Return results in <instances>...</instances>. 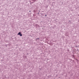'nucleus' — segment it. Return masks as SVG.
I'll return each mask as SVG.
<instances>
[{
	"instance_id": "f257e3e1",
	"label": "nucleus",
	"mask_w": 79,
	"mask_h": 79,
	"mask_svg": "<svg viewBox=\"0 0 79 79\" xmlns=\"http://www.w3.org/2000/svg\"><path fill=\"white\" fill-rule=\"evenodd\" d=\"M21 34V33L20 32H19L17 34V35H19L20 36H22V35H23Z\"/></svg>"
},
{
	"instance_id": "f03ea898",
	"label": "nucleus",
	"mask_w": 79,
	"mask_h": 79,
	"mask_svg": "<svg viewBox=\"0 0 79 79\" xmlns=\"http://www.w3.org/2000/svg\"><path fill=\"white\" fill-rule=\"evenodd\" d=\"M36 39H39V38H38Z\"/></svg>"
},
{
	"instance_id": "7ed1b4c3",
	"label": "nucleus",
	"mask_w": 79,
	"mask_h": 79,
	"mask_svg": "<svg viewBox=\"0 0 79 79\" xmlns=\"http://www.w3.org/2000/svg\"><path fill=\"white\" fill-rule=\"evenodd\" d=\"M45 16H47V15H45Z\"/></svg>"
},
{
	"instance_id": "20e7f679",
	"label": "nucleus",
	"mask_w": 79,
	"mask_h": 79,
	"mask_svg": "<svg viewBox=\"0 0 79 79\" xmlns=\"http://www.w3.org/2000/svg\"><path fill=\"white\" fill-rule=\"evenodd\" d=\"M30 12H31V11H30Z\"/></svg>"
}]
</instances>
